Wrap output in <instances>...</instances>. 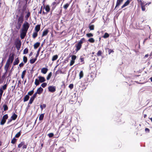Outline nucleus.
<instances>
[{
	"label": "nucleus",
	"instance_id": "1",
	"mask_svg": "<svg viewBox=\"0 0 152 152\" xmlns=\"http://www.w3.org/2000/svg\"><path fill=\"white\" fill-rule=\"evenodd\" d=\"M29 27V24L27 22L25 21L23 24L21 32L20 34V37L21 39L25 38Z\"/></svg>",
	"mask_w": 152,
	"mask_h": 152
},
{
	"label": "nucleus",
	"instance_id": "2",
	"mask_svg": "<svg viewBox=\"0 0 152 152\" xmlns=\"http://www.w3.org/2000/svg\"><path fill=\"white\" fill-rule=\"evenodd\" d=\"M15 57V54L13 53L10 54L7 60L6 63L4 66V69L6 71L5 74L8 71L10 65L14 61Z\"/></svg>",
	"mask_w": 152,
	"mask_h": 152
},
{
	"label": "nucleus",
	"instance_id": "3",
	"mask_svg": "<svg viewBox=\"0 0 152 152\" xmlns=\"http://www.w3.org/2000/svg\"><path fill=\"white\" fill-rule=\"evenodd\" d=\"M86 39L84 38L81 39L77 43L75 44V50L76 52H77L81 48L82 44L86 42Z\"/></svg>",
	"mask_w": 152,
	"mask_h": 152
},
{
	"label": "nucleus",
	"instance_id": "4",
	"mask_svg": "<svg viewBox=\"0 0 152 152\" xmlns=\"http://www.w3.org/2000/svg\"><path fill=\"white\" fill-rule=\"evenodd\" d=\"M8 116L7 114H6L4 115L1 120L0 124L2 125H4L6 123V120L8 119Z\"/></svg>",
	"mask_w": 152,
	"mask_h": 152
},
{
	"label": "nucleus",
	"instance_id": "5",
	"mask_svg": "<svg viewBox=\"0 0 152 152\" xmlns=\"http://www.w3.org/2000/svg\"><path fill=\"white\" fill-rule=\"evenodd\" d=\"M21 46V42L20 40H19L16 41L15 42V46L17 49L19 50Z\"/></svg>",
	"mask_w": 152,
	"mask_h": 152
},
{
	"label": "nucleus",
	"instance_id": "6",
	"mask_svg": "<svg viewBox=\"0 0 152 152\" xmlns=\"http://www.w3.org/2000/svg\"><path fill=\"white\" fill-rule=\"evenodd\" d=\"M23 16L22 14L21 15L18 19L17 22L23 23L24 21Z\"/></svg>",
	"mask_w": 152,
	"mask_h": 152
},
{
	"label": "nucleus",
	"instance_id": "7",
	"mask_svg": "<svg viewBox=\"0 0 152 152\" xmlns=\"http://www.w3.org/2000/svg\"><path fill=\"white\" fill-rule=\"evenodd\" d=\"M49 91L53 93L56 91V88L55 86H50L48 87Z\"/></svg>",
	"mask_w": 152,
	"mask_h": 152
},
{
	"label": "nucleus",
	"instance_id": "8",
	"mask_svg": "<svg viewBox=\"0 0 152 152\" xmlns=\"http://www.w3.org/2000/svg\"><path fill=\"white\" fill-rule=\"evenodd\" d=\"M43 90V89L40 87L37 89L36 92L38 94L40 95L42 93Z\"/></svg>",
	"mask_w": 152,
	"mask_h": 152
},
{
	"label": "nucleus",
	"instance_id": "9",
	"mask_svg": "<svg viewBox=\"0 0 152 152\" xmlns=\"http://www.w3.org/2000/svg\"><path fill=\"white\" fill-rule=\"evenodd\" d=\"M39 80L40 82L42 83L45 81L46 80L45 77H43L41 76H39L38 77Z\"/></svg>",
	"mask_w": 152,
	"mask_h": 152
},
{
	"label": "nucleus",
	"instance_id": "10",
	"mask_svg": "<svg viewBox=\"0 0 152 152\" xmlns=\"http://www.w3.org/2000/svg\"><path fill=\"white\" fill-rule=\"evenodd\" d=\"M132 1V0H127L124 4L122 6L121 8L122 9L124 7L127 6Z\"/></svg>",
	"mask_w": 152,
	"mask_h": 152
},
{
	"label": "nucleus",
	"instance_id": "11",
	"mask_svg": "<svg viewBox=\"0 0 152 152\" xmlns=\"http://www.w3.org/2000/svg\"><path fill=\"white\" fill-rule=\"evenodd\" d=\"M123 0H117L115 9L117 7H119L123 2Z\"/></svg>",
	"mask_w": 152,
	"mask_h": 152
},
{
	"label": "nucleus",
	"instance_id": "12",
	"mask_svg": "<svg viewBox=\"0 0 152 152\" xmlns=\"http://www.w3.org/2000/svg\"><path fill=\"white\" fill-rule=\"evenodd\" d=\"M40 25H37L34 28V31H35L38 32L40 30Z\"/></svg>",
	"mask_w": 152,
	"mask_h": 152
},
{
	"label": "nucleus",
	"instance_id": "13",
	"mask_svg": "<svg viewBox=\"0 0 152 152\" xmlns=\"http://www.w3.org/2000/svg\"><path fill=\"white\" fill-rule=\"evenodd\" d=\"M18 117V115L15 113H13L11 117V118L13 120H15Z\"/></svg>",
	"mask_w": 152,
	"mask_h": 152
},
{
	"label": "nucleus",
	"instance_id": "14",
	"mask_svg": "<svg viewBox=\"0 0 152 152\" xmlns=\"http://www.w3.org/2000/svg\"><path fill=\"white\" fill-rule=\"evenodd\" d=\"M44 8H45V10L47 12V13L49 12L50 10V8L49 5H47L45 7L44 6Z\"/></svg>",
	"mask_w": 152,
	"mask_h": 152
},
{
	"label": "nucleus",
	"instance_id": "15",
	"mask_svg": "<svg viewBox=\"0 0 152 152\" xmlns=\"http://www.w3.org/2000/svg\"><path fill=\"white\" fill-rule=\"evenodd\" d=\"M48 70V69L47 68H43L41 69V72L44 74H45L47 72Z\"/></svg>",
	"mask_w": 152,
	"mask_h": 152
},
{
	"label": "nucleus",
	"instance_id": "16",
	"mask_svg": "<svg viewBox=\"0 0 152 152\" xmlns=\"http://www.w3.org/2000/svg\"><path fill=\"white\" fill-rule=\"evenodd\" d=\"M48 30L47 29L44 30L43 32L42 37H43L47 35L48 33Z\"/></svg>",
	"mask_w": 152,
	"mask_h": 152
},
{
	"label": "nucleus",
	"instance_id": "17",
	"mask_svg": "<svg viewBox=\"0 0 152 152\" xmlns=\"http://www.w3.org/2000/svg\"><path fill=\"white\" fill-rule=\"evenodd\" d=\"M88 27L90 30H93L94 29L95 26L94 25L91 24V23L89 25Z\"/></svg>",
	"mask_w": 152,
	"mask_h": 152
},
{
	"label": "nucleus",
	"instance_id": "18",
	"mask_svg": "<svg viewBox=\"0 0 152 152\" xmlns=\"http://www.w3.org/2000/svg\"><path fill=\"white\" fill-rule=\"evenodd\" d=\"M19 62V60L18 58L15 59L13 63V65L14 66L16 65H18Z\"/></svg>",
	"mask_w": 152,
	"mask_h": 152
},
{
	"label": "nucleus",
	"instance_id": "19",
	"mask_svg": "<svg viewBox=\"0 0 152 152\" xmlns=\"http://www.w3.org/2000/svg\"><path fill=\"white\" fill-rule=\"evenodd\" d=\"M22 23L17 22L16 25L15 27L18 30L20 28Z\"/></svg>",
	"mask_w": 152,
	"mask_h": 152
},
{
	"label": "nucleus",
	"instance_id": "20",
	"mask_svg": "<svg viewBox=\"0 0 152 152\" xmlns=\"http://www.w3.org/2000/svg\"><path fill=\"white\" fill-rule=\"evenodd\" d=\"M57 4L56 2L55 1H54L52 3L51 5V6L52 7V10H53L56 7V6Z\"/></svg>",
	"mask_w": 152,
	"mask_h": 152
},
{
	"label": "nucleus",
	"instance_id": "21",
	"mask_svg": "<svg viewBox=\"0 0 152 152\" xmlns=\"http://www.w3.org/2000/svg\"><path fill=\"white\" fill-rule=\"evenodd\" d=\"M38 36V32L35 31L32 34V37L33 39H35Z\"/></svg>",
	"mask_w": 152,
	"mask_h": 152
},
{
	"label": "nucleus",
	"instance_id": "22",
	"mask_svg": "<svg viewBox=\"0 0 152 152\" xmlns=\"http://www.w3.org/2000/svg\"><path fill=\"white\" fill-rule=\"evenodd\" d=\"M104 51L103 52L101 50H99L96 53V56H101L103 53Z\"/></svg>",
	"mask_w": 152,
	"mask_h": 152
},
{
	"label": "nucleus",
	"instance_id": "23",
	"mask_svg": "<svg viewBox=\"0 0 152 152\" xmlns=\"http://www.w3.org/2000/svg\"><path fill=\"white\" fill-rule=\"evenodd\" d=\"M40 43L39 42L36 43L34 45V48L35 49L37 48L40 45Z\"/></svg>",
	"mask_w": 152,
	"mask_h": 152
},
{
	"label": "nucleus",
	"instance_id": "24",
	"mask_svg": "<svg viewBox=\"0 0 152 152\" xmlns=\"http://www.w3.org/2000/svg\"><path fill=\"white\" fill-rule=\"evenodd\" d=\"M29 96L28 95H26L24 98L23 101L24 102H26L28 101L29 99Z\"/></svg>",
	"mask_w": 152,
	"mask_h": 152
},
{
	"label": "nucleus",
	"instance_id": "25",
	"mask_svg": "<svg viewBox=\"0 0 152 152\" xmlns=\"http://www.w3.org/2000/svg\"><path fill=\"white\" fill-rule=\"evenodd\" d=\"M80 62H82V64H84L85 63L84 58L83 56H81L80 58Z\"/></svg>",
	"mask_w": 152,
	"mask_h": 152
},
{
	"label": "nucleus",
	"instance_id": "26",
	"mask_svg": "<svg viewBox=\"0 0 152 152\" xmlns=\"http://www.w3.org/2000/svg\"><path fill=\"white\" fill-rule=\"evenodd\" d=\"M30 15V13L29 11H28L27 12V15L25 16V17L26 19L27 20L29 17Z\"/></svg>",
	"mask_w": 152,
	"mask_h": 152
},
{
	"label": "nucleus",
	"instance_id": "27",
	"mask_svg": "<svg viewBox=\"0 0 152 152\" xmlns=\"http://www.w3.org/2000/svg\"><path fill=\"white\" fill-rule=\"evenodd\" d=\"M58 58V56L57 55H56L53 56L52 58V61H54L56 60Z\"/></svg>",
	"mask_w": 152,
	"mask_h": 152
},
{
	"label": "nucleus",
	"instance_id": "28",
	"mask_svg": "<svg viewBox=\"0 0 152 152\" xmlns=\"http://www.w3.org/2000/svg\"><path fill=\"white\" fill-rule=\"evenodd\" d=\"M26 70H24L23 71L22 73V75L21 76V77L22 79H23L24 78L25 75L26 74Z\"/></svg>",
	"mask_w": 152,
	"mask_h": 152
},
{
	"label": "nucleus",
	"instance_id": "29",
	"mask_svg": "<svg viewBox=\"0 0 152 152\" xmlns=\"http://www.w3.org/2000/svg\"><path fill=\"white\" fill-rule=\"evenodd\" d=\"M84 75L83 72V71H80L79 74V76L80 77V79L81 78L83 77Z\"/></svg>",
	"mask_w": 152,
	"mask_h": 152
},
{
	"label": "nucleus",
	"instance_id": "30",
	"mask_svg": "<svg viewBox=\"0 0 152 152\" xmlns=\"http://www.w3.org/2000/svg\"><path fill=\"white\" fill-rule=\"evenodd\" d=\"M37 59V58H36L35 57V58H32V59H30V63L31 64H33L34 63L35 61H36Z\"/></svg>",
	"mask_w": 152,
	"mask_h": 152
},
{
	"label": "nucleus",
	"instance_id": "31",
	"mask_svg": "<svg viewBox=\"0 0 152 152\" xmlns=\"http://www.w3.org/2000/svg\"><path fill=\"white\" fill-rule=\"evenodd\" d=\"M44 113L41 114L39 116V119L40 121L43 120L44 117Z\"/></svg>",
	"mask_w": 152,
	"mask_h": 152
},
{
	"label": "nucleus",
	"instance_id": "32",
	"mask_svg": "<svg viewBox=\"0 0 152 152\" xmlns=\"http://www.w3.org/2000/svg\"><path fill=\"white\" fill-rule=\"evenodd\" d=\"M17 139L15 138V137H14L12 140L11 141V143L13 144H15L17 142Z\"/></svg>",
	"mask_w": 152,
	"mask_h": 152
},
{
	"label": "nucleus",
	"instance_id": "33",
	"mask_svg": "<svg viewBox=\"0 0 152 152\" xmlns=\"http://www.w3.org/2000/svg\"><path fill=\"white\" fill-rule=\"evenodd\" d=\"M142 10L143 11H145V6L144 3L141 5Z\"/></svg>",
	"mask_w": 152,
	"mask_h": 152
},
{
	"label": "nucleus",
	"instance_id": "34",
	"mask_svg": "<svg viewBox=\"0 0 152 152\" xmlns=\"http://www.w3.org/2000/svg\"><path fill=\"white\" fill-rule=\"evenodd\" d=\"M3 107L4 109V111H6L7 110H8V107L7 106V105L6 104H4L3 105Z\"/></svg>",
	"mask_w": 152,
	"mask_h": 152
},
{
	"label": "nucleus",
	"instance_id": "35",
	"mask_svg": "<svg viewBox=\"0 0 152 152\" xmlns=\"http://www.w3.org/2000/svg\"><path fill=\"white\" fill-rule=\"evenodd\" d=\"M34 88L32 90L29 91L27 95L28 96L32 95L34 93Z\"/></svg>",
	"mask_w": 152,
	"mask_h": 152
},
{
	"label": "nucleus",
	"instance_id": "36",
	"mask_svg": "<svg viewBox=\"0 0 152 152\" xmlns=\"http://www.w3.org/2000/svg\"><path fill=\"white\" fill-rule=\"evenodd\" d=\"M69 5V3H67L65 4L63 6L64 8L66 10Z\"/></svg>",
	"mask_w": 152,
	"mask_h": 152
},
{
	"label": "nucleus",
	"instance_id": "37",
	"mask_svg": "<svg viewBox=\"0 0 152 152\" xmlns=\"http://www.w3.org/2000/svg\"><path fill=\"white\" fill-rule=\"evenodd\" d=\"M24 144H25V142L24 141H22L18 145V148H20L22 146H23L24 145Z\"/></svg>",
	"mask_w": 152,
	"mask_h": 152
},
{
	"label": "nucleus",
	"instance_id": "38",
	"mask_svg": "<svg viewBox=\"0 0 152 152\" xmlns=\"http://www.w3.org/2000/svg\"><path fill=\"white\" fill-rule=\"evenodd\" d=\"M88 41L90 43H93L95 42V40L93 38H91L88 39Z\"/></svg>",
	"mask_w": 152,
	"mask_h": 152
},
{
	"label": "nucleus",
	"instance_id": "39",
	"mask_svg": "<svg viewBox=\"0 0 152 152\" xmlns=\"http://www.w3.org/2000/svg\"><path fill=\"white\" fill-rule=\"evenodd\" d=\"M39 82L40 81L39 80L37 79H35L34 83L37 86L39 85Z\"/></svg>",
	"mask_w": 152,
	"mask_h": 152
},
{
	"label": "nucleus",
	"instance_id": "40",
	"mask_svg": "<svg viewBox=\"0 0 152 152\" xmlns=\"http://www.w3.org/2000/svg\"><path fill=\"white\" fill-rule=\"evenodd\" d=\"M46 104H43L42 105H40V108L42 111V110L43 109L45 108L46 107Z\"/></svg>",
	"mask_w": 152,
	"mask_h": 152
},
{
	"label": "nucleus",
	"instance_id": "41",
	"mask_svg": "<svg viewBox=\"0 0 152 152\" xmlns=\"http://www.w3.org/2000/svg\"><path fill=\"white\" fill-rule=\"evenodd\" d=\"M7 87V84H4L0 89H2L3 90H4L6 89Z\"/></svg>",
	"mask_w": 152,
	"mask_h": 152
},
{
	"label": "nucleus",
	"instance_id": "42",
	"mask_svg": "<svg viewBox=\"0 0 152 152\" xmlns=\"http://www.w3.org/2000/svg\"><path fill=\"white\" fill-rule=\"evenodd\" d=\"M52 72H51L48 75V76L47 77V79L48 80H49L51 76H52Z\"/></svg>",
	"mask_w": 152,
	"mask_h": 152
},
{
	"label": "nucleus",
	"instance_id": "43",
	"mask_svg": "<svg viewBox=\"0 0 152 152\" xmlns=\"http://www.w3.org/2000/svg\"><path fill=\"white\" fill-rule=\"evenodd\" d=\"M77 56L75 55H73L71 56V60L75 61L77 58Z\"/></svg>",
	"mask_w": 152,
	"mask_h": 152
},
{
	"label": "nucleus",
	"instance_id": "44",
	"mask_svg": "<svg viewBox=\"0 0 152 152\" xmlns=\"http://www.w3.org/2000/svg\"><path fill=\"white\" fill-rule=\"evenodd\" d=\"M86 36L88 37H91L93 36V34L91 33H89L87 34Z\"/></svg>",
	"mask_w": 152,
	"mask_h": 152
},
{
	"label": "nucleus",
	"instance_id": "45",
	"mask_svg": "<svg viewBox=\"0 0 152 152\" xmlns=\"http://www.w3.org/2000/svg\"><path fill=\"white\" fill-rule=\"evenodd\" d=\"M109 36V35L107 33H105L104 36L103 37L104 38H107Z\"/></svg>",
	"mask_w": 152,
	"mask_h": 152
},
{
	"label": "nucleus",
	"instance_id": "46",
	"mask_svg": "<svg viewBox=\"0 0 152 152\" xmlns=\"http://www.w3.org/2000/svg\"><path fill=\"white\" fill-rule=\"evenodd\" d=\"M23 61L24 63H26L27 61V58L26 56H24L23 58Z\"/></svg>",
	"mask_w": 152,
	"mask_h": 152
},
{
	"label": "nucleus",
	"instance_id": "47",
	"mask_svg": "<svg viewBox=\"0 0 152 152\" xmlns=\"http://www.w3.org/2000/svg\"><path fill=\"white\" fill-rule=\"evenodd\" d=\"M3 90L2 89H0V101L1 102V97L3 93Z\"/></svg>",
	"mask_w": 152,
	"mask_h": 152
},
{
	"label": "nucleus",
	"instance_id": "48",
	"mask_svg": "<svg viewBox=\"0 0 152 152\" xmlns=\"http://www.w3.org/2000/svg\"><path fill=\"white\" fill-rule=\"evenodd\" d=\"M21 135V133L20 131L19 132H18L17 134H16V135L15 136V137L16 138H18L20 137Z\"/></svg>",
	"mask_w": 152,
	"mask_h": 152
},
{
	"label": "nucleus",
	"instance_id": "49",
	"mask_svg": "<svg viewBox=\"0 0 152 152\" xmlns=\"http://www.w3.org/2000/svg\"><path fill=\"white\" fill-rule=\"evenodd\" d=\"M34 99V98L31 97L30 99L29 102L28 103V104H31L33 102Z\"/></svg>",
	"mask_w": 152,
	"mask_h": 152
},
{
	"label": "nucleus",
	"instance_id": "50",
	"mask_svg": "<svg viewBox=\"0 0 152 152\" xmlns=\"http://www.w3.org/2000/svg\"><path fill=\"white\" fill-rule=\"evenodd\" d=\"M28 50L27 48H26L24 49L23 51V54H26L28 53Z\"/></svg>",
	"mask_w": 152,
	"mask_h": 152
},
{
	"label": "nucleus",
	"instance_id": "51",
	"mask_svg": "<svg viewBox=\"0 0 152 152\" xmlns=\"http://www.w3.org/2000/svg\"><path fill=\"white\" fill-rule=\"evenodd\" d=\"M28 0H25V1H26V4L24 5V6L23 7V8L22 10V11L23 12H24L25 10H26V4H27V3Z\"/></svg>",
	"mask_w": 152,
	"mask_h": 152
},
{
	"label": "nucleus",
	"instance_id": "52",
	"mask_svg": "<svg viewBox=\"0 0 152 152\" xmlns=\"http://www.w3.org/2000/svg\"><path fill=\"white\" fill-rule=\"evenodd\" d=\"M47 83H43L41 85V86L43 88H44L46 86Z\"/></svg>",
	"mask_w": 152,
	"mask_h": 152
},
{
	"label": "nucleus",
	"instance_id": "53",
	"mask_svg": "<svg viewBox=\"0 0 152 152\" xmlns=\"http://www.w3.org/2000/svg\"><path fill=\"white\" fill-rule=\"evenodd\" d=\"M48 135L49 136L50 138H51L53 137L54 136V134L52 133H50L48 134Z\"/></svg>",
	"mask_w": 152,
	"mask_h": 152
},
{
	"label": "nucleus",
	"instance_id": "54",
	"mask_svg": "<svg viewBox=\"0 0 152 152\" xmlns=\"http://www.w3.org/2000/svg\"><path fill=\"white\" fill-rule=\"evenodd\" d=\"M107 49L108 50V53L109 54H110L111 53L113 52H114L113 50H112L108 48H107Z\"/></svg>",
	"mask_w": 152,
	"mask_h": 152
},
{
	"label": "nucleus",
	"instance_id": "55",
	"mask_svg": "<svg viewBox=\"0 0 152 152\" xmlns=\"http://www.w3.org/2000/svg\"><path fill=\"white\" fill-rule=\"evenodd\" d=\"M75 62V61L72 60H71V61L70 62V64H69L70 66H72L74 64Z\"/></svg>",
	"mask_w": 152,
	"mask_h": 152
},
{
	"label": "nucleus",
	"instance_id": "56",
	"mask_svg": "<svg viewBox=\"0 0 152 152\" xmlns=\"http://www.w3.org/2000/svg\"><path fill=\"white\" fill-rule=\"evenodd\" d=\"M74 85L73 84H70L69 86V87L70 89H72L73 88Z\"/></svg>",
	"mask_w": 152,
	"mask_h": 152
},
{
	"label": "nucleus",
	"instance_id": "57",
	"mask_svg": "<svg viewBox=\"0 0 152 152\" xmlns=\"http://www.w3.org/2000/svg\"><path fill=\"white\" fill-rule=\"evenodd\" d=\"M38 94L36 92L34 93V94H33V96H31L32 98L35 99V98H36L37 96V94Z\"/></svg>",
	"mask_w": 152,
	"mask_h": 152
},
{
	"label": "nucleus",
	"instance_id": "58",
	"mask_svg": "<svg viewBox=\"0 0 152 152\" xmlns=\"http://www.w3.org/2000/svg\"><path fill=\"white\" fill-rule=\"evenodd\" d=\"M40 51V49L39 48V50H38L37 51V53L36 55V58H37V57L38 56L39 54V53Z\"/></svg>",
	"mask_w": 152,
	"mask_h": 152
},
{
	"label": "nucleus",
	"instance_id": "59",
	"mask_svg": "<svg viewBox=\"0 0 152 152\" xmlns=\"http://www.w3.org/2000/svg\"><path fill=\"white\" fill-rule=\"evenodd\" d=\"M27 144H25V143L24 144V145H23V146L22 147L23 149H26L27 148Z\"/></svg>",
	"mask_w": 152,
	"mask_h": 152
},
{
	"label": "nucleus",
	"instance_id": "60",
	"mask_svg": "<svg viewBox=\"0 0 152 152\" xmlns=\"http://www.w3.org/2000/svg\"><path fill=\"white\" fill-rule=\"evenodd\" d=\"M137 2L138 3H140L141 5L144 4V2H142L141 0H137Z\"/></svg>",
	"mask_w": 152,
	"mask_h": 152
},
{
	"label": "nucleus",
	"instance_id": "61",
	"mask_svg": "<svg viewBox=\"0 0 152 152\" xmlns=\"http://www.w3.org/2000/svg\"><path fill=\"white\" fill-rule=\"evenodd\" d=\"M24 65V64L23 63V62H21V63L20 64L19 66L20 67H22Z\"/></svg>",
	"mask_w": 152,
	"mask_h": 152
},
{
	"label": "nucleus",
	"instance_id": "62",
	"mask_svg": "<svg viewBox=\"0 0 152 152\" xmlns=\"http://www.w3.org/2000/svg\"><path fill=\"white\" fill-rule=\"evenodd\" d=\"M3 60H2L1 63L0 64V69L2 67V66L3 65Z\"/></svg>",
	"mask_w": 152,
	"mask_h": 152
},
{
	"label": "nucleus",
	"instance_id": "63",
	"mask_svg": "<svg viewBox=\"0 0 152 152\" xmlns=\"http://www.w3.org/2000/svg\"><path fill=\"white\" fill-rule=\"evenodd\" d=\"M145 132H150L149 129L148 128H146L145 129Z\"/></svg>",
	"mask_w": 152,
	"mask_h": 152
},
{
	"label": "nucleus",
	"instance_id": "64",
	"mask_svg": "<svg viewBox=\"0 0 152 152\" xmlns=\"http://www.w3.org/2000/svg\"><path fill=\"white\" fill-rule=\"evenodd\" d=\"M16 84H15L14 86H12V91H13L15 89V87L16 86Z\"/></svg>",
	"mask_w": 152,
	"mask_h": 152
}]
</instances>
